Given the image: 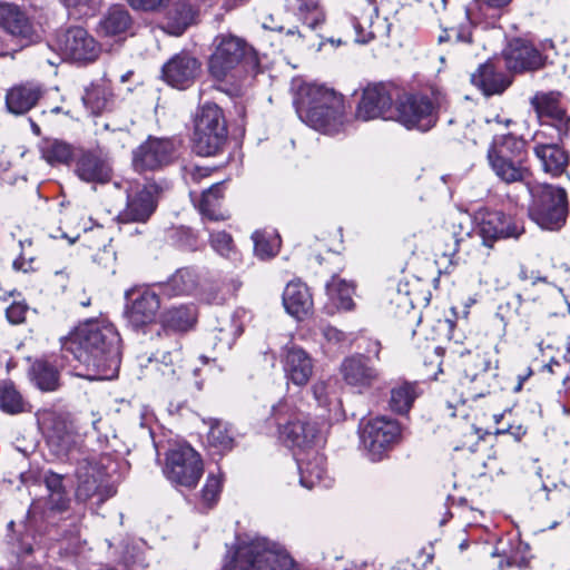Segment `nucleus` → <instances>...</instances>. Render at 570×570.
Returning a JSON list of instances; mask_svg holds the SVG:
<instances>
[{"mask_svg":"<svg viewBox=\"0 0 570 570\" xmlns=\"http://www.w3.org/2000/svg\"><path fill=\"white\" fill-rule=\"evenodd\" d=\"M204 472L200 455L188 444H176L166 454L164 473L176 487L193 489Z\"/></svg>","mask_w":570,"mask_h":570,"instance_id":"obj_12","label":"nucleus"},{"mask_svg":"<svg viewBox=\"0 0 570 570\" xmlns=\"http://www.w3.org/2000/svg\"><path fill=\"white\" fill-rule=\"evenodd\" d=\"M533 154L540 163L542 170L552 177L564 173L568 164V153L560 146L556 135H549L546 130H539L534 135Z\"/></svg>","mask_w":570,"mask_h":570,"instance_id":"obj_21","label":"nucleus"},{"mask_svg":"<svg viewBox=\"0 0 570 570\" xmlns=\"http://www.w3.org/2000/svg\"><path fill=\"white\" fill-rule=\"evenodd\" d=\"M252 238L254 242V253L261 259H267L277 254L281 239L275 232L257 230L253 234Z\"/></svg>","mask_w":570,"mask_h":570,"instance_id":"obj_47","label":"nucleus"},{"mask_svg":"<svg viewBox=\"0 0 570 570\" xmlns=\"http://www.w3.org/2000/svg\"><path fill=\"white\" fill-rule=\"evenodd\" d=\"M210 175V170L208 168L203 167H193L186 173L187 183H199L203 178H206Z\"/></svg>","mask_w":570,"mask_h":570,"instance_id":"obj_57","label":"nucleus"},{"mask_svg":"<svg viewBox=\"0 0 570 570\" xmlns=\"http://www.w3.org/2000/svg\"><path fill=\"white\" fill-rule=\"evenodd\" d=\"M443 96L432 92V97L416 94H401L396 98L393 118L407 129L428 131L436 124V109L441 107Z\"/></svg>","mask_w":570,"mask_h":570,"instance_id":"obj_9","label":"nucleus"},{"mask_svg":"<svg viewBox=\"0 0 570 570\" xmlns=\"http://www.w3.org/2000/svg\"><path fill=\"white\" fill-rule=\"evenodd\" d=\"M126 2L134 11L155 13L164 11L170 0H126Z\"/></svg>","mask_w":570,"mask_h":570,"instance_id":"obj_51","label":"nucleus"},{"mask_svg":"<svg viewBox=\"0 0 570 570\" xmlns=\"http://www.w3.org/2000/svg\"><path fill=\"white\" fill-rule=\"evenodd\" d=\"M247 318V312L244 308H238L229 316L218 320L214 337L223 347L230 348L236 338L243 333Z\"/></svg>","mask_w":570,"mask_h":570,"instance_id":"obj_35","label":"nucleus"},{"mask_svg":"<svg viewBox=\"0 0 570 570\" xmlns=\"http://www.w3.org/2000/svg\"><path fill=\"white\" fill-rule=\"evenodd\" d=\"M207 442L212 449L219 453L232 450L234 438L228 424L218 420H210Z\"/></svg>","mask_w":570,"mask_h":570,"instance_id":"obj_46","label":"nucleus"},{"mask_svg":"<svg viewBox=\"0 0 570 570\" xmlns=\"http://www.w3.org/2000/svg\"><path fill=\"white\" fill-rule=\"evenodd\" d=\"M381 350V343L375 340H368L365 351L371 354L373 353L376 357H379Z\"/></svg>","mask_w":570,"mask_h":570,"instance_id":"obj_63","label":"nucleus"},{"mask_svg":"<svg viewBox=\"0 0 570 570\" xmlns=\"http://www.w3.org/2000/svg\"><path fill=\"white\" fill-rule=\"evenodd\" d=\"M61 351L63 358L71 355L87 368L86 376L110 379L120 365V336L106 321H90L77 327L62 342Z\"/></svg>","mask_w":570,"mask_h":570,"instance_id":"obj_1","label":"nucleus"},{"mask_svg":"<svg viewBox=\"0 0 570 570\" xmlns=\"http://www.w3.org/2000/svg\"><path fill=\"white\" fill-rule=\"evenodd\" d=\"M224 570H297L284 546L263 537H238Z\"/></svg>","mask_w":570,"mask_h":570,"instance_id":"obj_3","label":"nucleus"},{"mask_svg":"<svg viewBox=\"0 0 570 570\" xmlns=\"http://www.w3.org/2000/svg\"><path fill=\"white\" fill-rule=\"evenodd\" d=\"M488 160L495 176L507 184L523 181L529 175L527 159L488 153Z\"/></svg>","mask_w":570,"mask_h":570,"instance_id":"obj_29","label":"nucleus"},{"mask_svg":"<svg viewBox=\"0 0 570 570\" xmlns=\"http://www.w3.org/2000/svg\"><path fill=\"white\" fill-rule=\"evenodd\" d=\"M272 415L278 426L281 439L298 453L317 448L325 436L317 422L295 412L286 401L273 406Z\"/></svg>","mask_w":570,"mask_h":570,"instance_id":"obj_6","label":"nucleus"},{"mask_svg":"<svg viewBox=\"0 0 570 570\" xmlns=\"http://www.w3.org/2000/svg\"><path fill=\"white\" fill-rule=\"evenodd\" d=\"M488 153L527 159V141L511 134L495 136Z\"/></svg>","mask_w":570,"mask_h":570,"instance_id":"obj_43","label":"nucleus"},{"mask_svg":"<svg viewBox=\"0 0 570 570\" xmlns=\"http://www.w3.org/2000/svg\"><path fill=\"white\" fill-rule=\"evenodd\" d=\"M42 158L51 166L68 165L75 156L73 147L57 138H46L40 142Z\"/></svg>","mask_w":570,"mask_h":570,"instance_id":"obj_40","label":"nucleus"},{"mask_svg":"<svg viewBox=\"0 0 570 570\" xmlns=\"http://www.w3.org/2000/svg\"><path fill=\"white\" fill-rule=\"evenodd\" d=\"M154 367L160 373L164 381L169 382L176 376V368L170 353L165 354L161 361H157Z\"/></svg>","mask_w":570,"mask_h":570,"instance_id":"obj_54","label":"nucleus"},{"mask_svg":"<svg viewBox=\"0 0 570 570\" xmlns=\"http://www.w3.org/2000/svg\"><path fill=\"white\" fill-rule=\"evenodd\" d=\"M0 407L9 414H18L24 411L23 399L10 382L0 384Z\"/></svg>","mask_w":570,"mask_h":570,"instance_id":"obj_48","label":"nucleus"},{"mask_svg":"<svg viewBox=\"0 0 570 570\" xmlns=\"http://www.w3.org/2000/svg\"><path fill=\"white\" fill-rule=\"evenodd\" d=\"M350 13L356 33V42L367 43L376 37L387 36V20L379 16L375 0H352Z\"/></svg>","mask_w":570,"mask_h":570,"instance_id":"obj_18","label":"nucleus"},{"mask_svg":"<svg viewBox=\"0 0 570 570\" xmlns=\"http://www.w3.org/2000/svg\"><path fill=\"white\" fill-rule=\"evenodd\" d=\"M159 193L160 187L155 183H147L136 188L130 186L127 189L126 206L116 217L118 224H146L157 208Z\"/></svg>","mask_w":570,"mask_h":570,"instance_id":"obj_16","label":"nucleus"},{"mask_svg":"<svg viewBox=\"0 0 570 570\" xmlns=\"http://www.w3.org/2000/svg\"><path fill=\"white\" fill-rule=\"evenodd\" d=\"M177 157V144L168 138L149 137L135 151L132 164L137 171L156 170Z\"/></svg>","mask_w":570,"mask_h":570,"instance_id":"obj_19","label":"nucleus"},{"mask_svg":"<svg viewBox=\"0 0 570 570\" xmlns=\"http://www.w3.org/2000/svg\"><path fill=\"white\" fill-rule=\"evenodd\" d=\"M558 348H566L570 353V323L566 322L557 340Z\"/></svg>","mask_w":570,"mask_h":570,"instance_id":"obj_58","label":"nucleus"},{"mask_svg":"<svg viewBox=\"0 0 570 570\" xmlns=\"http://www.w3.org/2000/svg\"><path fill=\"white\" fill-rule=\"evenodd\" d=\"M41 424L49 449L59 458L67 455L80 440L73 423L62 414L48 413Z\"/></svg>","mask_w":570,"mask_h":570,"instance_id":"obj_20","label":"nucleus"},{"mask_svg":"<svg viewBox=\"0 0 570 570\" xmlns=\"http://www.w3.org/2000/svg\"><path fill=\"white\" fill-rule=\"evenodd\" d=\"M210 245L220 256L226 257L233 262H237L239 259V254L235 248L233 238L229 234L225 232L212 233Z\"/></svg>","mask_w":570,"mask_h":570,"instance_id":"obj_50","label":"nucleus"},{"mask_svg":"<svg viewBox=\"0 0 570 570\" xmlns=\"http://www.w3.org/2000/svg\"><path fill=\"white\" fill-rule=\"evenodd\" d=\"M68 9H72L78 14H89L96 11L101 0H60Z\"/></svg>","mask_w":570,"mask_h":570,"instance_id":"obj_53","label":"nucleus"},{"mask_svg":"<svg viewBox=\"0 0 570 570\" xmlns=\"http://www.w3.org/2000/svg\"><path fill=\"white\" fill-rule=\"evenodd\" d=\"M476 3H481L491 9H502L509 6L512 0H474Z\"/></svg>","mask_w":570,"mask_h":570,"instance_id":"obj_61","label":"nucleus"},{"mask_svg":"<svg viewBox=\"0 0 570 570\" xmlns=\"http://www.w3.org/2000/svg\"><path fill=\"white\" fill-rule=\"evenodd\" d=\"M47 49L55 52L53 57H43L50 66H58L62 61L86 66L96 61L101 52V46L95 37L78 26L58 31L48 42Z\"/></svg>","mask_w":570,"mask_h":570,"instance_id":"obj_5","label":"nucleus"},{"mask_svg":"<svg viewBox=\"0 0 570 570\" xmlns=\"http://www.w3.org/2000/svg\"><path fill=\"white\" fill-rule=\"evenodd\" d=\"M488 124H497L502 125L504 127H509L513 121L511 118L502 117L500 115L494 116L492 119H487Z\"/></svg>","mask_w":570,"mask_h":570,"instance_id":"obj_64","label":"nucleus"},{"mask_svg":"<svg viewBox=\"0 0 570 570\" xmlns=\"http://www.w3.org/2000/svg\"><path fill=\"white\" fill-rule=\"evenodd\" d=\"M126 316L135 327L151 324L160 308V299L157 293L150 288H132L126 292Z\"/></svg>","mask_w":570,"mask_h":570,"instance_id":"obj_23","label":"nucleus"},{"mask_svg":"<svg viewBox=\"0 0 570 570\" xmlns=\"http://www.w3.org/2000/svg\"><path fill=\"white\" fill-rule=\"evenodd\" d=\"M341 373L348 385L360 390L371 387L380 379V371L363 354L346 357L341 365Z\"/></svg>","mask_w":570,"mask_h":570,"instance_id":"obj_28","label":"nucleus"},{"mask_svg":"<svg viewBox=\"0 0 570 570\" xmlns=\"http://www.w3.org/2000/svg\"><path fill=\"white\" fill-rule=\"evenodd\" d=\"M471 82L485 96L500 95L511 83L508 77L497 71L491 62L481 65L476 72L472 73Z\"/></svg>","mask_w":570,"mask_h":570,"instance_id":"obj_34","label":"nucleus"},{"mask_svg":"<svg viewBox=\"0 0 570 570\" xmlns=\"http://www.w3.org/2000/svg\"><path fill=\"white\" fill-rule=\"evenodd\" d=\"M295 3H292L293 7H296L301 11H309L316 7L315 0H294Z\"/></svg>","mask_w":570,"mask_h":570,"instance_id":"obj_62","label":"nucleus"},{"mask_svg":"<svg viewBox=\"0 0 570 570\" xmlns=\"http://www.w3.org/2000/svg\"><path fill=\"white\" fill-rule=\"evenodd\" d=\"M321 331L326 342L333 345H340L346 340L345 334L342 331L331 325L323 326Z\"/></svg>","mask_w":570,"mask_h":570,"instance_id":"obj_56","label":"nucleus"},{"mask_svg":"<svg viewBox=\"0 0 570 570\" xmlns=\"http://www.w3.org/2000/svg\"><path fill=\"white\" fill-rule=\"evenodd\" d=\"M223 183L213 184L204 190L198 203L200 214L209 220H225L227 216L220 210Z\"/></svg>","mask_w":570,"mask_h":570,"instance_id":"obj_41","label":"nucleus"},{"mask_svg":"<svg viewBox=\"0 0 570 570\" xmlns=\"http://www.w3.org/2000/svg\"><path fill=\"white\" fill-rule=\"evenodd\" d=\"M92 259L106 271H109L111 274L115 273L116 252L110 245H106L98 249Z\"/></svg>","mask_w":570,"mask_h":570,"instance_id":"obj_52","label":"nucleus"},{"mask_svg":"<svg viewBox=\"0 0 570 570\" xmlns=\"http://www.w3.org/2000/svg\"><path fill=\"white\" fill-rule=\"evenodd\" d=\"M524 233L523 224L499 210H481L476 216V227L471 239L478 237L481 245L493 248L498 240L519 238Z\"/></svg>","mask_w":570,"mask_h":570,"instance_id":"obj_14","label":"nucleus"},{"mask_svg":"<svg viewBox=\"0 0 570 570\" xmlns=\"http://www.w3.org/2000/svg\"><path fill=\"white\" fill-rule=\"evenodd\" d=\"M227 141V126L223 110L212 102L204 104L195 118L194 151L203 157L218 155Z\"/></svg>","mask_w":570,"mask_h":570,"instance_id":"obj_8","label":"nucleus"},{"mask_svg":"<svg viewBox=\"0 0 570 570\" xmlns=\"http://www.w3.org/2000/svg\"><path fill=\"white\" fill-rule=\"evenodd\" d=\"M0 28L14 37L31 35V23L26 12L12 2H0Z\"/></svg>","mask_w":570,"mask_h":570,"instance_id":"obj_32","label":"nucleus"},{"mask_svg":"<svg viewBox=\"0 0 570 570\" xmlns=\"http://www.w3.org/2000/svg\"><path fill=\"white\" fill-rule=\"evenodd\" d=\"M223 487V480L219 475L209 474L202 489L200 502L198 509L207 511L212 509L218 501Z\"/></svg>","mask_w":570,"mask_h":570,"instance_id":"obj_49","label":"nucleus"},{"mask_svg":"<svg viewBox=\"0 0 570 570\" xmlns=\"http://www.w3.org/2000/svg\"><path fill=\"white\" fill-rule=\"evenodd\" d=\"M45 484L49 492V508L56 511H65L69 504V499L67 498L65 487L62 484V476L53 472H48L45 475Z\"/></svg>","mask_w":570,"mask_h":570,"instance_id":"obj_45","label":"nucleus"},{"mask_svg":"<svg viewBox=\"0 0 570 570\" xmlns=\"http://www.w3.org/2000/svg\"><path fill=\"white\" fill-rule=\"evenodd\" d=\"M132 26V18L128 10L120 4L111 6L98 24V32L104 37H121Z\"/></svg>","mask_w":570,"mask_h":570,"instance_id":"obj_33","label":"nucleus"},{"mask_svg":"<svg viewBox=\"0 0 570 570\" xmlns=\"http://www.w3.org/2000/svg\"><path fill=\"white\" fill-rule=\"evenodd\" d=\"M452 32L453 42L470 43L472 41V33L468 27L461 29L452 28Z\"/></svg>","mask_w":570,"mask_h":570,"instance_id":"obj_59","label":"nucleus"},{"mask_svg":"<svg viewBox=\"0 0 570 570\" xmlns=\"http://www.w3.org/2000/svg\"><path fill=\"white\" fill-rule=\"evenodd\" d=\"M111 460L101 456L83 459L76 471L78 487L76 498L81 502H91L92 505H101L106 500L115 495L116 489L110 482L109 470Z\"/></svg>","mask_w":570,"mask_h":570,"instance_id":"obj_7","label":"nucleus"},{"mask_svg":"<svg viewBox=\"0 0 570 570\" xmlns=\"http://www.w3.org/2000/svg\"><path fill=\"white\" fill-rule=\"evenodd\" d=\"M282 363L285 377L288 382L297 385H306L314 371V362L311 355L294 343L283 347Z\"/></svg>","mask_w":570,"mask_h":570,"instance_id":"obj_26","label":"nucleus"},{"mask_svg":"<svg viewBox=\"0 0 570 570\" xmlns=\"http://www.w3.org/2000/svg\"><path fill=\"white\" fill-rule=\"evenodd\" d=\"M498 361L489 351L469 352L463 355V376L461 384L470 397L487 395L497 377Z\"/></svg>","mask_w":570,"mask_h":570,"instance_id":"obj_11","label":"nucleus"},{"mask_svg":"<svg viewBox=\"0 0 570 570\" xmlns=\"http://www.w3.org/2000/svg\"><path fill=\"white\" fill-rule=\"evenodd\" d=\"M313 394L318 403H325L326 385L324 382H317L313 385Z\"/></svg>","mask_w":570,"mask_h":570,"instance_id":"obj_60","label":"nucleus"},{"mask_svg":"<svg viewBox=\"0 0 570 570\" xmlns=\"http://www.w3.org/2000/svg\"><path fill=\"white\" fill-rule=\"evenodd\" d=\"M83 105L92 115H100L114 105V94L106 80L91 83L82 96Z\"/></svg>","mask_w":570,"mask_h":570,"instance_id":"obj_38","label":"nucleus"},{"mask_svg":"<svg viewBox=\"0 0 570 570\" xmlns=\"http://www.w3.org/2000/svg\"><path fill=\"white\" fill-rule=\"evenodd\" d=\"M354 294V285L350 282H346L338 276H333L330 282L326 284V295L328 298V312L334 313V311H350L353 308V296Z\"/></svg>","mask_w":570,"mask_h":570,"instance_id":"obj_36","label":"nucleus"},{"mask_svg":"<svg viewBox=\"0 0 570 570\" xmlns=\"http://www.w3.org/2000/svg\"><path fill=\"white\" fill-rule=\"evenodd\" d=\"M42 96V89L33 82L12 87L6 95V106L11 114L22 115L29 111Z\"/></svg>","mask_w":570,"mask_h":570,"instance_id":"obj_30","label":"nucleus"},{"mask_svg":"<svg viewBox=\"0 0 570 570\" xmlns=\"http://www.w3.org/2000/svg\"><path fill=\"white\" fill-rule=\"evenodd\" d=\"M199 284L198 273L189 267L179 268L163 285L161 291L168 296L189 295Z\"/></svg>","mask_w":570,"mask_h":570,"instance_id":"obj_39","label":"nucleus"},{"mask_svg":"<svg viewBox=\"0 0 570 570\" xmlns=\"http://www.w3.org/2000/svg\"><path fill=\"white\" fill-rule=\"evenodd\" d=\"M299 119L323 134L335 135L345 125L343 96L317 83H304L294 100Z\"/></svg>","mask_w":570,"mask_h":570,"instance_id":"obj_2","label":"nucleus"},{"mask_svg":"<svg viewBox=\"0 0 570 570\" xmlns=\"http://www.w3.org/2000/svg\"><path fill=\"white\" fill-rule=\"evenodd\" d=\"M75 173L82 181L107 184L111 179L112 168L101 150H82L76 159Z\"/></svg>","mask_w":570,"mask_h":570,"instance_id":"obj_27","label":"nucleus"},{"mask_svg":"<svg viewBox=\"0 0 570 570\" xmlns=\"http://www.w3.org/2000/svg\"><path fill=\"white\" fill-rule=\"evenodd\" d=\"M299 471V483L306 489L331 488L334 480L326 469L325 456L316 450L309 449L295 454Z\"/></svg>","mask_w":570,"mask_h":570,"instance_id":"obj_24","label":"nucleus"},{"mask_svg":"<svg viewBox=\"0 0 570 570\" xmlns=\"http://www.w3.org/2000/svg\"><path fill=\"white\" fill-rule=\"evenodd\" d=\"M400 436L399 423L386 416H377L367 421L361 430V443L367 458L373 462L382 460Z\"/></svg>","mask_w":570,"mask_h":570,"instance_id":"obj_15","label":"nucleus"},{"mask_svg":"<svg viewBox=\"0 0 570 570\" xmlns=\"http://www.w3.org/2000/svg\"><path fill=\"white\" fill-rule=\"evenodd\" d=\"M28 306L24 303H12L6 311L8 321L11 324H20L24 322Z\"/></svg>","mask_w":570,"mask_h":570,"instance_id":"obj_55","label":"nucleus"},{"mask_svg":"<svg viewBox=\"0 0 570 570\" xmlns=\"http://www.w3.org/2000/svg\"><path fill=\"white\" fill-rule=\"evenodd\" d=\"M562 92L558 90L537 91L530 98V106L543 128L554 130L557 140L563 141L570 131V116L562 105Z\"/></svg>","mask_w":570,"mask_h":570,"instance_id":"obj_13","label":"nucleus"},{"mask_svg":"<svg viewBox=\"0 0 570 570\" xmlns=\"http://www.w3.org/2000/svg\"><path fill=\"white\" fill-rule=\"evenodd\" d=\"M420 393L421 392L416 383L404 382L395 385L391 390V410L399 414L407 413Z\"/></svg>","mask_w":570,"mask_h":570,"instance_id":"obj_44","label":"nucleus"},{"mask_svg":"<svg viewBox=\"0 0 570 570\" xmlns=\"http://www.w3.org/2000/svg\"><path fill=\"white\" fill-rule=\"evenodd\" d=\"M196 320L197 311L194 305H179L165 311L161 324L165 331L184 333L194 327Z\"/></svg>","mask_w":570,"mask_h":570,"instance_id":"obj_37","label":"nucleus"},{"mask_svg":"<svg viewBox=\"0 0 570 570\" xmlns=\"http://www.w3.org/2000/svg\"><path fill=\"white\" fill-rule=\"evenodd\" d=\"M507 68L514 72L534 71L542 68L546 57L531 42L513 39L504 50Z\"/></svg>","mask_w":570,"mask_h":570,"instance_id":"obj_25","label":"nucleus"},{"mask_svg":"<svg viewBox=\"0 0 570 570\" xmlns=\"http://www.w3.org/2000/svg\"><path fill=\"white\" fill-rule=\"evenodd\" d=\"M202 70L199 59L187 50L175 53L163 68L161 76L169 86L184 90L189 88Z\"/></svg>","mask_w":570,"mask_h":570,"instance_id":"obj_22","label":"nucleus"},{"mask_svg":"<svg viewBox=\"0 0 570 570\" xmlns=\"http://www.w3.org/2000/svg\"><path fill=\"white\" fill-rule=\"evenodd\" d=\"M30 375L41 391L50 392L59 386V372L56 365L47 360L36 361L31 366Z\"/></svg>","mask_w":570,"mask_h":570,"instance_id":"obj_42","label":"nucleus"},{"mask_svg":"<svg viewBox=\"0 0 570 570\" xmlns=\"http://www.w3.org/2000/svg\"><path fill=\"white\" fill-rule=\"evenodd\" d=\"M530 218L542 229L558 230L567 219L568 198L563 188L553 185H539L531 189Z\"/></svg>","mask_w":570,"mask_h":570,"instance_id":"obj_10","label":"nucleus"},{"mask_svg":"<svg viewBox=\"0 0 570 570\" xmlns=\"http://www.w3.org/2000/svg\"><path fill=\"white\" fill-rule=\"evenodd\" d=\"M259 60L247 42L230 33H219L213 41L207 69L216 81L232 82L243 75L257 73Z\"/></svg>","mask_w":570,"mask_h":570,"instance_id":"obj_4","label":"nucleus"},{"mask_svg":"<svg viewBox=\"0 0 570 570\" xmlns=\"http://www.w3.org/2000/svg\"><path fill=\"white\" fill-rule=\"evenodd\" d=\"M396 98H399V88L393 85L367 86L363 90L356 116L365 121L376 118L392 120Z\"/></svg>","mask_w":570,"mask_h":570,"instance_id":"obj_17","label":"nucleus"},{"mask_svg":"<svg viewBox=\"0 0 570 570\" xmlns=\"http://www.w3.org/2000/svg\"><path fill=\"white\" fill-rule=\"evenodd\" d=\"M283 305L286 312L296 318L307 315L313 307L307 286L299 281L289 282L283 293Z\"/></svg>","mask_w":570,"mask_h":570,"instance_id":"obj_31","label":"nucleus"}]
</instances>
